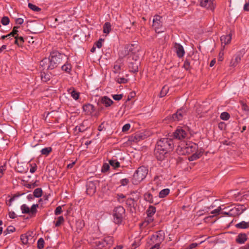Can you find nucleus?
<instances>
[{
	"instance_id": "obj_1",
	"label": "nucleus",
	"mask_w": 249,
	"mask_h": 249,
	"mask_svg": "<svg viewBox=\"0 0 249 249\" xmlns=\"http://www.w3.org/2000/svg\"><path fill=\"white\" fill-rule=\"evenodd\" d=\"M177 152L180 155H187L192 154L189 158L190 160H194L198 159L203 153L201 149H199L198 145L195 143L189 142L182 143L177 149Z\"/></svg>"
},
{
	"instance_id": "obj_2",
	"label": "nucleus",
	"mask_w": 249,
	"mask_h": 249,
	"mask_svg": "<svg viewBox=\"0 0 249 249\" xmlns=\"http://www.w3.org/2000/svg\"><path fill=\"white\" fill-rule=\"evenodd\" d=\"M66 56L64 54L57 52L51 53L49 59H44L40 62V65L44 69L53 70L65 59Z\"/></svg>"
},
{
	"instance_id": "obj_3",
	"label": "nucleus",
	"mask_w": 249,
	"mask_h": 249,
	"mask_svg": "<svg viewBox=\"0 0 249 249\" xmlns=\"http://www.w3.org/2000/svg\"><path fill=\"white\" fill-rule=\"evenodd\" d=\"M148 170L144 166L139 167L134 174L132 182L134 184H138L146 177Z\"/></svg>"
},
{
	"instance_id": "obj_4",
	"label": "nucleus",
	"mask_w": 249,
	"mask_h": 249,
	"mask_svg": "<svg viewBox=\"0 0 249 249\" xmlns=\"http://www.w3.org/2000/svg\"><path fill=\"white\" fill-rule=\"evenodd\" d=\"M173 142L171 139L164 138L158 142L157 147L167 152L172 149Z\"/></svg>"
},
{
	"instance_id": "obj_5",
	"label": "nucleus",
	"mask_w": 249,
	"mask_h": 249,
	"mask_svg": "<svg viewBox=\"0 0 249 249\" xmlns=\"http://www.w3.org/2000/svg\"><path fill=\"white\" fill-rule=\"evenodd\" d=\"M153 27L157 33H160L164 31L162 26V18L159 16L154 17L153 20Z\"/></svg>"
},
{
	"instance_id": "obj_6",
	"label": "nucleus",
	"mask_w": 249,
	"mask_h": 249,
	"mask_svg": "<svg viewBox=\"0 0 249 249\" xmlns=\"http://www.w3.org/2000/svg\"><path fill=\"white\" fill-rule=\"evenodd\" d=\"M125 213L123 207L119 206L117 207L114 211V220L115 223L119 224L122 221Z\"/></svg>"
},
{
	"instance_id": "obj_7",
	"label": "nucleus",
	"mask_w": 249,
	"mask_h": 249,
	"mask_svg": "<svg viewBox=\"0 0 249 249\" xmlns=\"http://www.w3.org/2000/svg\"><path fill=\"white\" fill-rule=\"evenodd\" d=\"M151 240L156 241V243L150 249H159L160 246V244L164 240V235L163 232L160 231L157 234L153 235L151 237Z\"/></svg>"
},
{
	"instance_id": "obj_8",
	"label": "nucleus",
	"mask_w": 249,
	"mask_h": 249,
	"mask_svg": "<svg viewBox=\"0 0 249 249\" xmlns=\"http://www.w3.org/2000/svg\"><path fill=\"white\" fill-rule=\"evenodd\" d=\"M244 211L243 207L241 205L236 206L229 211L228 216H236L241 214Z\"/></svg>"
},
{
	"instance_id": "obj_9",
	"label": "nucleus",
	"mask_w": 249,
	"mask_h": 249,
	"mask_svg": "<svg viewBox=\"0 0 249 249\" xmlns=\"http://www.w3.org/2000/svg\"><path fill=\"white\" fill-rule=\"evenodd\" d=\"M199 2L201 7L211 10H213L214 9V0H199Z\"/></svg>"
},
{
	"instance_id": "obj_10",
	"label": "nucleus",
	"mask_w": 249,
	"mask_h": 249,
	"mask_svg": "<svg viewBox=\"0 0 249 249\" xmlns=\"http://www.w3.org/2000/svg\"><path fill=\"white\" fill-rule=\"evenodd\" d=\"M242 55L241 53H237L230 61V66L231 67H235L241 61Z\"/></svg>"
},
{
	"instance_id": "obj_11",
	"label": "nucleus",
	"mask_w": 249,
	"mask_h": 249,
	"mask_svg": "<svg viewBox=\"0 0 249 249\" xmlns=\"http://www.w3.org/2000/svg\"><path fill=\"white\" fill-rule=\"evenodd\" d=\"M168 152L162 150L158 147H156L155 151V155L157 157V159L160 160H162L165 159Z\"/></svg>"
},
{
	"instance_id": "obj_12",
	"label": "nucleus",
	"mask_w": 249,
	"mask_h": 249,
	"mask_svg": "<svg viewBox=\"0 0 249 249\" xmlns=\"http://www.w3.org/2000/svg\"><path fill=\"white\" fill-rule=\"evenodd\" d=\"M115 80L118 84H126L129 81L128 75H124L122 73H119L115 77Z\"/></svg>"
},
{
	"instance_id": "obj_13",
	"label": "nucleus",
	"mask_w": 249,
	"mask_h": 249,
	"mask_svg": "<svg viewBox=\"0 0 249 249\" xmlns=\"http://www.w3.org/2000/svg\"><path fill=\"white\" fill-rule=\"evenodd\" d=\"M187 136V133L181 128H178L174 133V137L178 140L184 139Z\"/></svg>"
},
{
	"instance_id": "obj_14",
	"label": "nucleus",
	"mask_w": 249,
	"mask_h": 249,
	"mask_svg": "<svg viewBox=\"0 0 249 249\" xmlns=\"http://www.w3.org/2000/svg\"><path fill=\"white\" fill-rule=\"evenodd\" d=\"M96 185L93 181H89L87 184V192L89 195H93L96 192Z\"/></svg>"
},
{
	"instance_id": "obj_15",
	"label": "nucleus",
	"mask_w": 249,
	"mask_h": 249,
	"mask_svg": "<svg viewBox=\"0 0 249 249\" xmlns=\"http://www.w3.org/2000/svg\"><path fill=\"white\" fill-rule=\"evenodd\" d=\"M156 209L155 207L153 206H150L148 210H147V215L149 217H151L153 216L155 213H156ZM153 221V219L149 218L147 220V221L143 222V224L146 225V223H149Z\"/></svg>"
},
{
	"instance_id": "obj_16",
	"label": "nucleus",
	"mask_w": 249,
	"mask_h": 249,
	"mask_svg": "<svg viewBox=\"0 0 249 249\" xmlns=\"http://www.w3.org/2000/svg\"><path fill=\"white\" fill-rule=\"evenodd\" d=\"M21 240L24 244H27L33 241V237L30 233L22 234L21 236Z\"/></svg>"
},
{
	"instance_id": "obj_17",
	"label": "nucleus",
	"mask_w": 249,
	"mask_h": 249,
	"mask_svg": "<svg viewBox=\"0 0 249 249\" xmlns=\"http://www.w3.org/2000/svg\"><path fill=\"white\" fill-rule=\"evenodd\" d=\"M83 109L87 115H91L94 111V107L93 105L87 104L83 107Z\"/></svg>"
},
{
	"instance_id": "obj_18",
	"label": "nucleus",
	"mask_w": 249,
	"mask_h": 249,
	"mask_svg": "<svg viewBox=\"0 0 249 249\" xmlns=\"http://www.w3.org/2000/svg\"><path fill=\"white\" fill-rule=\"evenodd\" d=\"M175 48L178 56L179 57H182L185 53L183 47L180 44L176 43L175 45Z\"/></svg>"
},
{
	"instance_id": "obj_19",
	"label": "nucleus",
	"mask_w": 249,
	"mask_h": 249,
	"mask_svg": "<svg viewBox=\"0 0 249 249\" xmlns=\"http://www.w3.org/2000/svg\"><path fill=\"white\" fill-rule=\"evenodd\" d=\"M101 102L106 107H109L113 103V101L107 96L102 97Z\"/></svg>"
},
{
	"instance_id": "obj_20",
	"label": "nucleus",
	"mask_w": 249,
	"mask_h": 249,
	"mask_svg": "<svg viewBox=\"0 0 249 249\" xmlns=\"http://www.w3.org/2000/svg\"><path fill=\"white\" fill-rule=\"evenodd\" d=\"M231 35H223L221 37V41L222 44L227 45L229 44L231 42Z\"/></svg>"
},
{
	"instance_id": "obj_21",
	"label": "nucleus",
	"mask_w": 249,
	"mask_h": 249,
	"mask_svg": "<svg viewBox=\"0 0 249 249\" xmlns=\"http://www.w3.org/2000/svg\"><path fill=\"white\" fill-rule=\"evenodd\" d=\"M127 49L132 53H136L140 50V47L137 44H131L127 46Z\"/></svg>"
},
{
	"instance_id": "obj_22",
	"label": "nucleus",
	"mask_w": 249,
	"mask_h": 249,
	"mask_svg": "<svg viewBox=\"0 0 249 249\" xmlns=\"http://www.w3.org/2000/svg\"><path fill=\"white\" fill-rule=\"evenodd\" d=\"M235 227L238 229H246L249 228V222L242 221L235 225Z\"/></svg>"
},
{
	"instance_id": "obj_23",
	"label": "nucleus",
	"mask_w": 249,
	"mask_h": 249,
	"mask_svg": "<svg viewBox=\"0 0 249 249\" xmlns=\"http://www.w3.org/2000/svg\"><path fill=\"white\" fill-rule=\"evenodd\" d=\"M247 240V236L245 233L239 234L236 239V241L239 244H243Z\"/></svg>"
},
{
	"instance_id": "obj_24",
	"label": "nucleus",
	"mask_w": 249,
	"mask_h": 249,
	"mask_svg": "<svg viewBox=\"0 0 249 249\" xmlns=\"http://www.w3.org/2000/svg\"><path fill=\"white\" fill-rule=\"evenodd\" d=\"M183 117V111L181 110L178 111L176 113L172 116V119L174 121H178L182 119Z\"/></svg>"
},
{
	"instance_id": "obj_25",
	"label": "nucleus",
	"mask_w": 249,
	"mask_h": 249,
	"mask_svg": "<svg viewBox=\"0 0 249 249\" xmlns=\"http://www.w3.org/2000/svg\"><path fill=\"white\" fill-rule=\"evenodd\" d=\"M139 65V64L138 62L131 63L129 66L130 71L133 72H137L138 71Z\"/></svg>"
},
{
	"instance_id": "obj_26",
	"label": "nucleus",
	"mask_w": 249,
	"mask_h": 249,
	"mask_svg": "<svg viewBox=\"0 0 249 249\" xmlns=\"http://www.w3.org/2000/svg\"><path fill=\"white\" fill-rule=\"evenodd\" d=\"M111 30V26L109 22L105 23L103 27V32L105 34H108Z\"/></svg>"
},
{
	"instance_id": "obj_27",
	"label": "nucleus",
	"mask_w": 249,
	"mask_h": 249,
	"mask_svg": "<svg viewBox=\"0 0 249 249\" xmlns=\"http://www.w3.org/2000/svg\"><path fill=\"white\" fill-rule=\"evenodd\" d=\"M169 89V87L167 86H163L160 92V97H164L168 93Z\"/></svg>"
},
{
	"instance_id": "obj_28",
	"label": "nucleus",
	"mask_w": 249,
	"mask_h": 249,
	"mask_svg": "<svg viewBox=\"0 0 249 249\" xmlns=\"http://www.w3.org/2000/svg\"><path fill=\"white\" fill-rule=\"evenodd\" d=\"M62 70L64 71L70 73L71 70V66L70 64H66L62 67Z\"/></svg>"
},
{
	"instance_id": "obj_29",
	"label": "nucleus",
	"mask_w": 249,
	"mask_h": 249,
	"mask_svg": "<svg viewBox=\"0 0 249 249\" xmlns=\"http://www.w3.org/2000/svg\"><path fill=\"white\" fill-rule=\"evenodd\" d=\"M221 208L220 207H218L217 208L212 211L211 212V213L213 215L209 216V217H213L214 216L218 215L220 213V212H221Z\"/></svg>"
},
{
	"instance_id": "obj_30",
	"label": "nucleus",
	"mask_w": 249,
	"mask_h": 249,
	"mask_svg": "<svg viewBox=\"0 0 249 249\" xmlns=\"http://www.w3.org/2000/svg\"><path fill=\"white\" fill-rule=\"evenodd\" d=\"M144 199L150 203H153L154 202L153 196L150 193H147L145 194Z\"/></svg>"
},
{
	"instance_id": "obj_31",
	"label": "nucleus",
	"mask_w": 249,
	"mask_h": 249,
	"mask_svg": "<svg viewBox=\"0 0 249 249\" xmlns=\"http://www.w3.org/2000/svg\"><path fill=\"white\" fill-rule=\"evenodd\" d=\"M42 195V190L41 188H36L34 191V195L36 197H39Z\"/></svg>"
},
{
	"instance_id": "obj_32",
	"label": "nucleus",
	"mask_w": 249,
	"mask_h": 249,
	"mask_svg": "<svg viewBox=\"0 0 249 249\" xmlns=\"http://www.w3.org/2000/svg\"><path fill=\"white\" fill-rule=\"evenodd\" d=\"M169 193V190L168 189H165L161 190L159 193V196L161 198H163L166 196Z\"/></svg>"
},
{
	"instance_id": "obj_33",
	"label": "nucleus",
	"mask_w": 249,
	"mask_h": 249,
	"mask_svg": "<svg viewBox=\"0 0 249 249\" xmlns=\"http://www.w3.org/2000/svg\"><path fill=\"white\" fill-rule=\"evenodd\" d=\"M28 7L33 11L35 12H39L41 11V9L31 3H28Z\"/></svg>"
},
{
	"instance_id": "obj_34",
	"label": "nucleus",
	"mask_w": 249,
	"mask_h": 249,
	"mask_svg": "<svg viewBox=\"0 0 249 249\" xmlns=\"http://www.w3.org/2000/svg\"><path fill=\"white\" fill-rule=\"evenodd\" d=\"M64 222V218L62 216H60L58 217L57 221L55 223L56 227H59Z\"/></svg>"
},
{
	"instance_id": "obj_35",
	"label": "nucleus",
	"mask_w": 249,
	"mask_h": 249,
	"mask_svg": "<svg viewBox=\"0 0 249 249\" xmlns=\"http://www.w3.org/2000/svg\"><path fill=\"white\" fill-rule=\"evenodd\" d=\"M71 89H70L69 90V92L70 93H71V96L72 97V98L74 99V100H77L79 98V92L76 91L75 90H71Z\"/></svg>"
},
{
	"instance_id": "obj_36",
	"label": "nucleus",
	"mask_w": 249,
	"mask_h": 249,
	"mask_svg": "<svg viewBox=\"0 0 249 249\" xmlns=\"http://www.w3.org/2000/svg\"><path fill=\"white\" fill-rule=\"evenodd\" d=\"M21 210L22 211V213H30V209L25 204H24V205L21 206Z\"/></svg>"
},
{
	"instance_id": "obj_37",
	"label": "nucleus",
	"mask_w": 249,
	"mask_h": 249,
	"mask_svg": "<svg viewBox=\"0 0 249 249\" xmlns=\"http://www.w3.org/2000/svg\"><path fill=\"white\" fill-rule=\"evenodd\" d=\"M145 138V135H144L142 133H137L135 136V139L136 141H140L141 140H143Z\"/></svg>"
},
{
	"instance_id": "obj_38",
	"label": "nucleus",
	"mask_w": 249,
	"mask_h": 249,
	"mask_svg": "<svg viewBox=\"0 0 249 249\" xmlns=\"http://www.w3.org/2000/svg\"><path fill=\"white\" fill-rule=\"evenodd\" d=\"M16 40H15V44H17L18 45H22L24 39L23 37L20 36L18 38L17 36L15 37Z\"/></svg>"
},
{
	"instance_id": "obj_39",
	"label": "nucleus",
	"mask_w": 249,
	"mask_h": 249,
	"mask_svg": "<svg viewBox=\"0 0 249 249\" xmlns=\"http://www.w3.org/2000/svg\"><path fill=\"white\" fill-rule=\"evenodd\" d=\"M51 151V147H46L42 149L41 151V152L43 155H48Z\"/></svg>"
},
{
	"instance_id": "obj_40",
	"label": "nucleus",
	"mask_w": 249,
	"mask_h": 249,
	"mask_svg": "<svg viewBox=\"0 0 249 249\" xmlns=\"http://www.w3.org/2000/svg\"><path fill=\"white\" fill-rule=\"evenodd\" d=\"M230 118V114L227 112H222L220 115V118L223 120H227Z\"/></svg>"
},
{
	"instance_id": "obj_41",
	"label": "nucleus",
	"mask_w": 249,
	"mask_h": 249,
	"mask_svg": "<svg viewBox=\"0 0 249 249\" xmlns=\"http://www.w3.org/2000/svg\"><path fill=\"white\" fill-rule=\"evenodd\" d=\"M109 164L111 165L113 168H117L120 166V163L115 160H110L109 161Z\"/></svg>"
},
{
	"instance_id": "obj_42",
	"label": "nucleus",
	"mask_w": 249,
	"mask_h": 249,
	"mask_svg": "<svg viewBox=\"0 0 249 249\" xmlns=\"http://www.w3.org/2000/svg\"><path fill=\"white\" fill-rule=\"evenodd\" d=\"M44 241L43 238H40L37 242V247L39 249H42L44 247Z\"/></svg>"
},
{
	"instance_id": "obj_43",
	"label": "nucleus",
	"mask_w": 249,
	"mask_h": 249,
	"mask_svg": "<svg viewBox=\"0 0 249 249\" xmlns=\"http://www.w3.org/2000/svg\"><path fill=\"white\" fill-rule=\"evenodd\" d=\"M9 18L7 17H3L1 20V23L3 25H8L9 23Z\"/></svg>"
},
{
	"instance_id": "obj_44",
	"label": "nucleus",
	"mask_w": 249,
	"mask_h": 249,
	"mask_svg": "<svg viewBox=\"0 0 249 249\" xmlns=\"http://www.w3.org/2000/svg\"><path fill=\"white\" fill-rule=\"evenodd\" d=\"M120 182H121V185L124 186L128 184L129 180H128V179H127L126 178H123L121 180Z\"/></svg>"
},
{
	"instance_id": "obj_45",
	"label": "nucleus",
	"mask_w": 249,
	"mask_h": 249,
	"mask_svg": "<svg viewBox=\"0 0 249 249\" xmlns=\"http://www.w3.org/2000/svg\"><path fill=\"white\" fill-rule=\"evenodd\" d=\"M123 96V94H115V95H114L112 96V98L115 100L119 101L122 98Z\"/></svg>"
},
{
	"instance_id": "obj_46",
	"label": "nucleus",
	"mask_w": 249,
	"mask_h": 249,
	"mask_svg": "<svg viewBox=\"0 0 249 249\" xmlns=\"http://www.w3.org/2000/svg\"><path fill=\"white\" fill-rule=\"evenodd\" d=\"M30 172L32 173H34L36 170V165L35 163L31 164H30Z\"/></svg>"
},
{
	"instance_id": "obj_47",
	"label": "nucleus",
	"mask_w": 249,
	"mask_h": 249,
	"mask_svg": "<svg viewBox=\"0 0 249 249\" xmlns=\"http://www.w3.org/2000/svg\"><path fill=\"white\" fill-rule=\"evenodd\" d=\"M103 39H99V40L96 43L95 45L98 48H101L102 46V42L104 41Z\"/></svg>"
},
{
	"instance_id": "obj_48",
	"label": "nucleus",
	"mask_w": 249,
	"mask_h": 249,
	"mask_svg": "<svg viewBox=\"0 0 249 249\" xmlns=\"http://www.w3.org/2000/svg\"><path fill=\"white\" fill-rule=\"evenodd\" d=\"M38 207V205H33L30 210V213L32 214H34L36 212V208Z\"/></svg>"
},
{
	"instance_id": "obj_49",
	"label": "nucleus",
	"mask_w": 249,
	"mask_h": 249,
	"mask_svg": "<svg viewBox=\"0 0 249 249\" xmlns=\"http://www.w3.org/2000/svg\"><path fill=\"white\" fill-rule=\"evenodd\" d=\"M62 212L61 206H58L56 207L54 213L55 215L60 214Z\"/></svg>"
},
{
	"instance_id": "obj_50",
	"label": "nucleus",
	"mask_w": 249,
	"mask_h": 249,
	"mask_svg": "<svg viewBox=\"0 0 249 249\" xmlns=\"http://www.w3.org/2000/svg\"><path fill=\"white\" fill-rule=\"evenodd\" d=\"M114 71L116 73H119L121 70V66L120 65H115L114 67Z\"/></svg>"
},
{
	"instance_id": "obj_51",
	"label": "nucleus",
	"mask_w": 249,
	"mask_h": 249,
	"mask_svg": "<svg viewBox=\"0 0 249 249\" xmlns=\"http://www.w3.org/2000/svg\"><path fill=\"white\" fill-rule=\"evenodd\" d=\"M224 59V52L221 51L218 54V61L221 62Z\"/></svg>"
},
{
	"instance_id": "obj_52",
	"label": "nucleus",
	"mask_w": 249,
	"mask_h": 249,
	"mask_svg": "<svg viewBox=\"0 0 249 249\" xmlns=\"http://www.w3.org/2000/svg\"><path fill=\"white\" fill-rule=\"evenodd\" d=\"M17 29H18V27H14L12 32H11L9 34L10 36H14L15 35H16L17 34V33L18 32Z\"/></svg>"
},
{
	"instance_id": "obj_53",
	"label": "nucleus",
	"mask_w": 249,
	"mask_h": 249,
	"mask_svg": "<svg viewBox=\"0 0 249 249\" xmlns=\"http://www.w3.org/2000/svg\"><path fill=\"white\" fill-rule=\"evenodd\" d=\"M109 168V166L107 163H105L102 167V172H106L107 171Z\"/></svg>"
},
{
	"instance_id": "obj_54",
	"label": "nucleus",
	"mask_w": 249,
	"mask_h": 249,
	"mask_svg": "<svg viewBox=\"0 0 249 249\" xmlns=\"http://www.w3.org/2000/svg\"><path fill=\"white\" fill-rule=\"evenodd\" d=\"M243 10L244 11H249V1L246 2L243 7Z\"/></svg>"
},
{
	"instance_id": "obj_55",
	"label": "nucleus",
	"mask_w": 249,
	"mask_h": 249,
	"mask_svg": "<svg viewBox=\"0 0 249 249\" xmlns=\"http://www.w3.org/2000/svg\"><path fill=\"white\" fill-rule=\"evenodd\" d=\"M130 128V125L129 124H125L122 128V131L124 132L128 130Z\"/></svg>"
},
{
	"instance_id": "obj_56",
	"label": "nucleus",
	"mask_w": 249,
	"mask_h": 249,
	"mask_svg": "<svg viewBox=\"0 0 249 249\" xmlns=\"http://www.w3.org/2000/svg\"><path fill=\"white\" fill-rule=\"evenodd\" d=\"M5 170V167L4 166H1L0 167V178L3 176V172Z\"/></svg>"
},
{
	"instance_id": "obj_57",
	"label": "nucleus",
	"mask_w": 249,
	"mask_h": 249,
	"mask_svg": "<svg viewBox=\"0 0 249 249\" xmlns=\"http://www.w3.org/2000/svg\"><path fill=\"white\" fill-rule=\"evenodd\" d=\"M16 23L18 24H22L23 23V19L21 18H18L16 19Z\"/></svg>"
},
{
	"instance_id": "obj_58",
	"label": "nucleus",
	"mask_w": 249,
	"mask_h": 249,
	"mask_svg": "<svg viewBox=\"0 0 249 249\" xmlns=\"http://www.w3.org/2000/svg\"><path fill=\"white\" fill-rule=\"evenodd\" d=\"M9 217L11 218H15L16 216V214L14 212H9Z\"/></svg>"
},
{
	"instance_id": "obj_59",
	"label": "nucleus",
	"mask_w": 249,
	"mask_h": 249,
	"mask_svg": "<svg viewBox=\"0 0 249 249\" xmlns=\"http://www.w3.org/2000/svg\"><path fill=\"white\" fill-rule=\"evenodd\" d=\"M8 232H13L15 231V229L12 226H9L7 229Z\"/></svg>"
},
{
	"instance_id": "obj_60",
	"label": "nucleus",
	"mask_w": 249,
	"mask_h": 249,
	"mask_svg": "<svg viewBox=\"0 0 249 249\" xmlns=\"http://www.w3.org/2000/svg\"><path fill=\"white\" fill-rule=\"evenodd\" d=\"M190 64L188 61H185L184 64V67L185 69L188 70L189 68Z\"/></svg>"
},
{
	"instance_id": "obj_61",
	"label": "nucleus",
	"mask_w": 249,
	"mask_h": 249,
	"mask_svg": "<svg viewBox=\"0 0 249 249\" xmlns=\"http://www.w3.org/2000/svg\"><path fill=\"white\" fill-rule=\"evenodd\" d=\"M17 168L18 169V171L20 172H27V170L26 169L24 170V169H22L21 168L20 165H19V164L18 165Z\"/></svg>"
},
{
	"instance_id": "obj_62",
	"label": "nucleus",
	"mask_w": 249,
	"mask_h": 249,
	"mask_svg": "<svg viewBox=\"0 0 249 249\" xmlns=\"http://www.w3.org/2000/svg\"><path fill=\"white\" fill-rule=\"evenodd\" d=\"M215 62H216V60H215V59H213V60L211 61V62H210V66L211 67H213V66L214 65V64H215Z\"/></svg>"
},
{
	"instance_id": "obj_63",
	"label": "nucleus",
	"mask_w": 249,
	"mask_h": 249,
	"mask_svg": "<svg viewBox=\"0 0 249 249\" xmlns=\"http://www.w3.org/2000/svg\"><path fill=\"white\" fill-rule=\"evenodd\" d=\"M135 93H131V95L128 96L126 101H130L131 99V98H133L135 96Z\"/></svg>"
},
{
	"instance_id": "obj_64",
	"label": "nucleus",
	"mask_w": 249,
	"mask_h": 249,
	"mask_svg": "<svg viewBox=\"0 0 249 249\" xmlns=\"http://www.w3.org/2000/svg\"><path fill=\"white\" fill-rule=\"evenodd\" d=\"M197 246V244L196 243H193L190 245L189 248H190V249H192L193 248L196 247Z\"/></svg>"
}]
</instances>
